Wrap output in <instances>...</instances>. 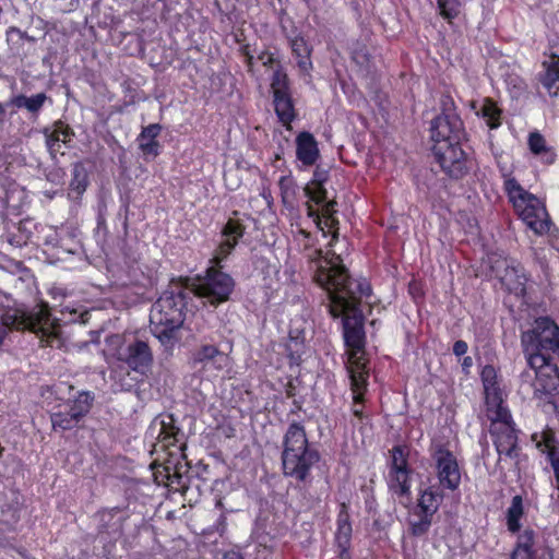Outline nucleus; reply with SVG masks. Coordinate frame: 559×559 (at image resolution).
<instances>
[{
    "label": "nucleus",
    "mask_w": 559,
    "mask_h": 559,
    "mask_svg": "<svg viewBox=\"0 0 559 559\" xmlns=\"http://www.w3.org/2000/svg\"><path fill=\"white\" fill-rule=\"evenodd\" d=\"M296 156L305 166H312L317 163L320 157V151L312 133L301 131L296 136Z\"/></svg>",
    "instance_id": "28"
},
{
    "label": "nucleus",
    "mask_w": 559,
    "mask_h": 559,
    "mask_svg": "<svg viewBox=\"0 0 559 559\" xmlns=\"http://www.w3.org/2000/svg\"><path fill=\"white\" fill-rule=\"evenodd\" d=\"M44 245L45 252L57 260H64L68 255L76 252V242L69 234H59L56 229H50L46 236Z\"/></svg>",
    "instance_id": "24"
},
{
    "label": "nucleus",
    "mask_w": 559,
    "mask_h": 559,
    "mask_svg": "<svg viewBox=\"0 0 559 559\" xmlns=\"http://www.w3.org/2000/svg\"><path fill=\"white\" fill-rule=\"evenodd\" d=\"M7 107H8L7 103L5 104L0 103V121H2L4 116H5V108Z\"/></svg>",
    "instance_id": "61"
},
{
    "label": "nucleus",
    "mask_w": 559,
    "mask_h": 559,
    "mask_svg": "<svg viewBox=\"0 0 559 559\" xmlns=\"http://www.w3.org/2000/svg\"><path fill=\"white\" fill-rule=\"evenodd\" d=\"M227 531V518L225 514H221L216 522L206 531L204 534L217 532L219 536H224Z\"/></svg>",
    "instance_id": "47"
},
{
    "label": "nucleus",
    "mask_w": 559,
    "mask_h": 559,
    "mask_svg": "<svg viewBox=\"0 0 559 559\" xmlns=\"http://www.w3.org/2000/svg\"><path fill=\"white\" fill-rule=\"evenodd\" d=\"M222 264L216 265L212 263L197 286L198 295L206 298L211 305H219L227 301L235 287L233 277L222 271Z\"/></svg>",
    "instance_id": "13"
},
{
    "label": "nucleus",
    "mask_w": 559,
    "mask_h": 559,
    "mask_svg": "<svg viewBox=\"0 0 559 559\" xmlns=\"http://www.w3.org/2000/svg\"><path fill=\"white\" fill-rule=\"evenodd\" d=\"M88 186V174L84 165L75 163L72 168V178L69 185V194H75V199L81 198Z\"/></svg>",
    "instance_id": "39"
},
{
    "label": "nucleus",
    "mask_w": 559,
    "mask_h": 559,
    "mask_svg": "<svg viewBox=\"0 0 559 559\" xmlns=\"http://www.w3.org/2000/svg\"><path fill=\"white\" fill-rule=\"evenodd\" d=\"M429 131L431 152L441 170L454 180L467 176L475 159L462 147L466 131L451 96L442 97L441 112L431 120Z\"/></svg>",
    "instance_id": "2"
},
{
    "label": "nucleus",
    "mask_w": 559,
    "mask_h": 559,
    "mask_svg": "<svg viewBox=\"0 0 559 559\" xmlns=\"http://www.w3.org/2000/svg\"><path fill=\"white\" fill-rule=\"evenodd\" d=\"M453 354L457 357L464 356L468 350V345L465 341H455L452 347Z\"/></svg>",
    "instance_id": "49"
},
{
    "label": "nucleus",
    "mask_w": 559,
    "mask_h": 559,
    "mask_svg": "<svg viewBox=\"0 0 559 559\" xmlns=\"http://www.w3.org/2000/svg\"><path fill=\"white\" fill-rule=\"evenodd\" d=\"M488 418L490 420L489 428H493L495 425L499 426L500 424H506V426L515 424L510 409L503 403V397L499 399V402L496 403H486Z\"/></svg>",
    "instance_id": "35"
},
{
    "label": "nucleus",
    "mask_w": 559,
    "mask_h": 559,
    "mask_svg": "<svg viewBox=\"0 0 559 559\" xmlns=\"http://www.w3.org/2000/svg\"><path fill=\"white\" fill-rule=\"evenodd\" d=\"M480 380L484 386L485 403H496L503 397L498 373L492 365H486L480 371Z\"/></svg>",
    "instance_id": "30"
},
{
    "label": "nucleus",
    "mask_w": 559,
    "mask_h": 559,
    "mask_svg": "<svg viewBox=\"0 0 559 559\" xmlns=\"http://www.w3.org/2000/svg\"><path fill=\"white\" fill-rule=\"evenodd\" d=\"M124 509L120 507L104 508L97 511V532L99 535L120 536L128 515L123 514Z\"/></svg>",
    "instance_id": "21"
},
{
    "label": "nucleus",
    "mask_w": 559,
    "mask_h": 559,
    "mask_svg": "<svg viewBox=\"0 0 559 559\" xmlns=\"http://www.w3.org/2000/svg\"><path fill=\"white\" fill-rule=\"evenodd\" d=\"M461 365L463 371L467 373L469 371V368L473 366V358L471 356H465Z\"/></svg>",
    "instance_id": "56"
},
{
    "label": "nucleus",
    "mask_w": 559,
    "mask_h": 559,
    "mask_svg": "<svg viewBox=\"0 0 559 559\" xmlns=\"http://www.w3.org/2000/svg\"><path fill=\"white\" fill-rule=\"evenodd\" d=\"M527 147L531 154L544 166H551L557 162L558 154L555 146L538 131H531L527 135Z\"/></svg>",
    "instance_id": "25"
},
{
    "label": "nucleus",
    "mask_w": 559,
    "mask_h": 559,
    "mask_svg": "<svg viewBox=\"0 0 559 559\" xmlns=\"http://www.w3.org/2000/svg\"><path fill=\"white\" fill-rule=\"evenodd\" d=\"M292 52L297 59L300 71L308 73L312 69L311 47L302 36H296L290 41Z\"/></svg>",
    "instance_id": "34"
},
{
    "label": "nucleus",
    "mask_w": 559,
    "mask_h": 559,
    "mask_svg": "<svg viewBox=\"0 0 559 559\" xmlns=\"http://www.w3.org/2000/svg\"><path fill=\"white\" fill-rule=\"evenodd\" d=\"M349 378V389L352 391L353 405L365 406L369 386L370 370L368 367L361 369L346 367Z\"/></svg>",
    "instance_id": "26"
},
{
    "label": "nucleus",
    "mask_w": 559,
    "mask_h": 559,
    "mask_svg": "<svg viewBox=\"0 0 559 559\" xmlns=\"http://www.w3.org/2000/svg\"><path fill=\"white\" fill-rule=\"evenodd\" d=\"M514 212L536 235L543 236L549 233L552 222L545 204L533 193L524 188L508 198Z\"/></svg>",
    "instance_id": "6"
},
{
    "label": "nucleus",
    "mask_w": 559,
    "mask_h": 559,
    "mask_svg": "<svg viewBox=\"0 0 559 559\" xmlns=\"http://www.w3.org/2000/svg\"><path fill=\"white\" fill-rule=\"evenodd\" d=\"M313 280L328 294L329 314L333 319L342 318L343 338L347 348L346 367H368L361 301L372 294L370 283L366 278H353L341 255L331 249L325 252L323 261L318 265Z\"/></svg>",
    "instance_id": "1"
},
{
    "label": "nucleus",
    "mask_w": 559,
    "mask_h": 559,
    "mask_svg": "<svg viewBox=\"0 0 559 559\" xmlns=\"http://www.w3.org/2000/svg\"><path fill=\"white\" fill-rule=\"evenodd\" d=\"M168 480H170V485L177 484L179 489L186 488V481L183 480L181 474L179 473L178 468L176 467L175 473L173 476L169 474L167 475Z\"/></svg>",
    "instance_id": "50"
},
{
    "label": "nucleus",
    "mask_w": 559,
    "mask_h": 559,
    "mask_svg": "<svg viewBox=\"0 0 559 559\" xmlns=\"http://www.w3.org/2000/svg\"><path fill=\"white\" fill-rule=\"evenodd\" d=\"M350 58L356 64L367 67L370 62L371 56L365 44L357 43L350 51Z\"/></svg>",
    "instance_id": "44"
},
{
    "label": "nucleus",
    "mask_w": 559,
    "mask_h": 559,
    "mask_svg": "<svg viewBox=\"0 0 559 559\" xmlns=\"http://www.w3.org/2000/svg\"><path fill=\"white\" fill-rule=\"evenodd\" d=\"M258 59L262 62L265 68H274V71L277 69L281 60L271 51L263 50L259 53Z\"/></svg>",
    "instance_id": "46"
},
{
    "label": "nucleus",
    "mask_w": 559,
    "mask_h": 559,
    "mask_svg": "<svg viewBox=\"0 0 559 559\" xmlns=\"http://www.w3.org/2000/svg\"><path fill=\"white\" fill-rule=\"evenodd\" d=\"M502 109L491 97H485L477 116L481 117L490 130L498 129L502 124Z\"/></svg>",
    "instance_id": "33"
},
{
    "label": "nucleus",
    "mask_w": 559,
    "mask_h": 559,
    "mask_svg": "<svg viewBox=\"0 0 559 559\" xmlns=\"http://www.w3.org/2000/svg\"><path fill=\"white\" fill-rule=\"evenodd\" d=\"M302 411V401L300 400H293V407L290 408L288 415H295Z\"/></svg>",
    "instance_id": "54"
},
{
    "label": "nucleus",
    "mask_w": 559,
    "mask_h": 559,
    "mask_svg": "<svg viewBox=\"0 0 559 559\" xmlns=\"http://www.w3.org/2000/svg\"><path fill=\"white\" fill-rule=\"evenodd\" d=\"M488 266L490 274L509 294L515 297H525L530 277L521 262L492 252L488 255Z\"/></svg>",
    "instance_id": "8"
},
{
    "label": "nucleus",
    "mask_w": 559,
    "mask_h": 559,
    "mask_svg": "<svg viewBox=\"0 0 559 559\" xmlns=\"http://www.w3.org/2000/svg\"><path fill=\"white\" fill-rule=\"evenodd\" d=\"M270 91L278 122L287 131H290L293 122L298 118V111L293 97L290 80L283 64H278L277 69L273 71L270 79Z\"/></svg>",
    "instance_id": "7"
},
{
    "label": "nucleus",
    "mask_w": 559,
    "mask_h": 559,
    "mask_svg": "<svg viewBox=\"0 0 559 559\" xmlns=\"http://www.w3.org/2000/svg\"><path fill=\"white\" fill-rule=\"evenodd\" d=\"M245 63L247 66L248 71L251 72L254 64V57L248 56V58H245Z\"/></svg>",
    "instance_id": "59"
},
{
    "label": "nucleus",
    "mask_w": 559,
    "mask_h": 559,
    "mask_svg": "<svg viewBox=\"0 0 559 559\" xmlns=\"http://www.w3.org/2000/svg\"><path fill=\"white\" fill-rule=\"evenodd\" d=\"M527 365L535 374V379L532 382L533 399L543 404L555 405V399L559 394L558 366L540 355L530 357Z\"/></svg>",
    "instance_id": "10"
},
{
    "label": "nucleus",
    "mask_w": 559,
    "mask_h": 559,
    "mask_svg": "<svg viewBox=\"0 0 559 559\" xmlns=\"http://www.w3.org/2000/svg\"><path fill=\"white\" fill-rule=\"evenodd\" d=\"M521 377H522V379H524V378H531V374H530V373H527V372H523V373L521 374Z\"/></svg>",
    "instance_id": "62"
},
{
    "label": "nucleus",
    "mask_w": 559,
    "mask_h": 559,
    "mask_svg": "<svg viewBox=\"0 0 559 559\" xmlns=\"http://www.w3.org/2000/svg\"><path fill=\"white\" fill-rule=\"evenodd\" d=\"M353 527L352 525H336L335 543L347 544L352 540Z\"/></svg>",
    "instance_id": "45"
},
{
    "label": "nucleus",
    "mask_w": 559,
    "mask_h": 559,
    "mask_svg": "<svg viewBox=\"0 0 559 559\" xmlns=\"http://www.w3.org/2000/svg\"><path fill=\"white\" fill-rule=\"evenodd\" d=\"M364 407L365 406L352 405V414L360 421L369 418V416L365 413Z\"/></svg>",
    "instance_id": "52"
},
{
    "label": "nucleus",
    "mask_w": 559,
    "mask_h": 559,
    "mask_svg": "<svg viewBox=\"0 0 559 559\" xmlns=\"http://www.w3.org/2000/svg\"><path fill=\"white\" fill-rule=\"evenodd\" d=\"M499 173L500 177L503 181V191L507 195V198L511 197L515 192L521 191V188H523L518 179L513 176V170L504 165H499Z\"/></svg>",
    "instance_id": "42"
},
{
    "label": "nucleus",
    "mask_w": 559,
    "mask_h": 559,
    "mask_svg": "<svg viewBox=\"0 0 559 559\" xmlns=\"http://www.w3.org/2000/svg\"><path fill=\"white\" fill-rule=\"evenodd\" d=\"M336 205L335 200H328V198L321 204H314L309 199L306 202L308 217L313 219L324 237L331 236L329 247H333L334 242L338 239L340 223L336 217Z\"/></svg>",
    "instance_id": "15"
},
{
    "label": "nucleus",
    "mask_w": 559,
    "mask_h": 559,
    "mask_svg": "<svg viewBox=\"0 0 559 559\" xmlns=\"http://www.w3.org/2000/svg\"><path fill=\"white\" fill-rule=\"evenodd\" d=\"M338 548V557L340 559H350V543H347L345 545L343 544H336Z\"/></svg>",
    "instance_id": "51"
},
{
    "label": "nucleus",
    "mask_w": 559,
    "mask_h": 559,
    "mask_svg": "<svg viewBox=\"0 0 559 559\" xmlns=\"http://www.w3.org/2000/svg\"><path fill=\"white\" fill-rule=\"evenodd\" d=\"M240 52L241 55L245 57V58H248V56H253L250 51V47L249 45H243L241 48H240Z\"/></svg>",
    "instance_id": "60"
},
{
    "label": "nucleus",
    "mask_w": 559,
    "mask_h": 559,
    "mask_svg": "<svg viewBox=\"0 0 559 559\" xmlns=\"http://www.w3.org/2000/svg\"><path fill=\"white\" fill-rule=\"evenodd\" d=\"M498 425L489 428V433L499 460L509 459L518 465L521 453V447L519 445L520 430L515 424L509 426H506V424H502V426Z\"/></svg>",
    "instance_id": "16"
},
{
    "label": "nucleus",
    "mask_w": 559,
    "mask_h": 559,
    "mask_svg": "<svg viewBox=\"0 0 559 559\" xmlns=\"http://www.w3.org/2000/svg\"><path fill=\"white\" fill-rule=\"evenodd\" d=\"M223 559H243L242 555L238 551H226L223 556Z\"/></svg>",
    "instance_id": "57"
},
{
    "label": "nucleus",
    "mask_w": 559,
    "mask_h": 559,
    "mask_svg": "<svg viewBox=\"0 0 559 559\" xmlns=\"http://www.w3.org/2000/svg\"><path fill=\"white\" fill-rule=\"evenodd\" d=\"M246 233V226L239 218L229 217L226 224L222 228L223 240L219 242L214 251L212 263L219 265L231 254L238 245L239 240Z\"/></svg>",
    "instance_id": "17"
},
{
    "label": "nucleus",
    "mask_w": 559,
    "mask_h": 559,
    "mask_svg": "<svg viewBox=\"0 0 559 559\" xmlns=\"http://www.w3.org/2000/svg\"><path fill=\"white\" fill-rule=\"evenodd\" d=\"M49 97L46 93H37L32 96L24 94L13 95L8 102L7 106H12L16 109L24 108L34 118H37Z\"/></svg>",
    "instance_id": "31"
},
{
    "label": "nucleus",
    "mask_w": 559,
    "mask_h": 559,
    "mask_svg": "<svg viewBox=\"0 0 559 559\" xmlns=\"http://www.w3.org/2000/svg\"><path fill=\"white\" fill-rule=\"evenodd\" d=\"M548 59L542 62L543 71L538 73V82L550 97L559 95V52L550 48V52L544 53Z\"/></svg>",
    "instance_id": "22"
},
{
    "label": "nucleus",
    "mask_w": 559,
    "mask_h": 559,
    "mask_svg": "<svg viewBox=\"0 0 559 559\" xmlns=\"http://www.w3.org/2000/svg\"><path fill=\"white\" fill-rule=\"evenodd\" d=\"M64 171L62 170H57V171H53V173H50L48 175V180L55 182L57 178H63L64 177Z\"/></svg>",
    "instance_id": "58"
},
{
    "label": "nucleus",
    "mask_w": 559,
    "mask_h": 559,
    "mask_svg": "<svg viewBox=\"0 0 559 559\" xmlns=\"http://www.w3.org/2000/svg\"><path fill=\"white\" fill-rule=\"evenodd\" d=\"M336 525H352L348 506L345 502L340 504V510L336 518Z\"/></svg>",
    "instance_id": "48"
},
{
    "label": "nucleus",
    "mask_w": 559,
    "mask_h": 559,
    "mask_svg": "<svg viewBox=\"0 0 559 559\" xmlns=\"http://www.w3.org/2000/svg\"><path fill=\"white\" fill-rule=\"evenodd\" d=\"M429 454L440 486L449 491H455L462 483V472L459 460L448 442H431Z\"/></svg>",
    "instance_id": "12"
},
{
    "label": "nucleus",
    "mask_w": 559,
    "mask_h": 559,
    "mask_svg": "<svg viewBox=\"0 0 559 559\" xmlns=\"http://www.w3.org/2000/svg\"><path fill=\"white\" fill-rule=\"evenodd\" d=\"M260 194L266 201L267 205L272 204L273 197H272L271 190L269 188L264 187Z\"/></svg>",
    "instance_id": "55"
},
{
    "label": "nucleus",
    "mask_w": 559,
    "mask_h": 559,
    "mask_svg": "<svg viewBox=\"0 0 559 559\" xmlns=\"http://www.w3.org/2000/svg\"><path fill=\"white\" fill-rule=\"evenodd\" d=\"M321 460L320 452L310 447L305 426L293 420L283 437L282 473L294 479L299 486H310L313 480L312 469Z\"/></svg>",
    "instance_id": "3"
},
{
    "label": "nucleus",
    "mask_w": 559,
    "mask_h": 559,
    "mask_svg": "<svg viewBox=\"0 0 559 559\" xmlns=\"http://www.w3.org/2000/svg\"><path fill=\"white\" fill-rule=\"evenodd\" d=\"M284 346L285 355L288 358L289 365L299 366L302 361V356L306 353L305 338L299 335L293 336L292 333H289Z\"/></svg>",
    "instance_id": "40"
},
{
    "label": "nucleus",
    "mask_w": 559,
    "mask_h": 559,
    "mask_svg": "<svg viewBox=\"0 0 559 559\" xmlns=\"http://www.w3.org/2000/svg\"><path fill=\"white\" fill-rule=\"evenodd\" d=\"M43 133L48 151L52 156H56L58 153L64 154L61 151L62 145L66 148H71L75 135L73 129L61 119L55 121L51 128H45Z\"/></svg>",
    "instance_id": "19"
},
{
    "label": "nucleus",
    "mask_w": 559,
    "mask_h": 559,
    "mask_svg": "<svg viewBox=\"0 0 559 559\" xmlns=\"http://www.w3.org/2000/svg\"><path fill=\"white\" fill-rule=\"evenodd\" d=\"M447 488L439 484H431L418 493L417 504L414 508V515L418 520L409 522V534L414 537L426 535L432 524L433 515L438 512L445 497Z\"/></svg>",
    "instance_id": "11"
},
{
    "label": "nucleus",
    "mask_w": 559,
    "mask_h": 559,
    "mask_svg": "<svg viewBox=\"0 0 559 559\" xmlns=\"http://www.w3.org/2000/svg\"><path fill=\"white\" fill-rule=\"evenodd\" d=\"M191 361L194 367L200 365L203 368L211 367L217 371L224 370L230 364L228 355L211 344H203L194 349L191 354Z\"/></svg>",
    "instance_id": "20"
},
{
    "label": "nucleus",
    "mask_w": 559,
    "mask_h": 559,
    "mask_svg": "<svg viewBox=\"0 0 559 559\" xmlns=\"http://www.w3.org/2000/svg\"><path fill=\"white\" fill-rule=\"evenodd\" d=\"M94 403V394L88 391H81L78 395L68 402V411L75 415L76 419L82 421L91 412Z\"/></svg>",
    "instance_id": "36"
},
{
    "label": "nucleus",
    "mask_w": 559,
    "mask_h": 559,
    "mask_svg": "<svg viewBox=\"0 0 559 559\" xmlns=\"http://www.w3.org/2000/svg\"><path fill=\"white\" fill-rule=\"evenodd\" d=\"M163 126L160 123H150L143 127L136 138L139 150L145 160L155 159L160 155L163 145L158 141Z\"/></svg>",
    "instance_id": "23"
},
{
    "label": "nucleus",
    "mask_w": 559,
    "mask_h": 559,
    "mask_svg": "<svg viewBox=\"0 0 559 559\" xmlns=\"http://www.w3.org/2000/svg\"><path fill=\"white\" fill-rule=\"evenodd\" d=\"M524 514V499L521 495H515L506 512V524L510 533L515 534L521 531V520Z\"/></svg>",
    "instance_id": "32"
},
{
    "label": "nucleus",
    "mask_w": 559,
    "mask_h": 559,
    "mask_svg": "<svg viewBox=\"0 0 559 559\" xmlns=\"http://www.w3.org/2000/svg\"><path fill=\"white\" fill-rule=\"evenodd\" d=\"M296 391H297V389L294 385V383L292 381H288V383L285 386V395H286V397L287 399H295Z\"/></svg>",
    "instance_id": "53"
},
{
    "label": "nucleus",
    "mask_w": 559,
    "mask_h": 559,
    "mask_svg": "<svg viewBox=\"0 0 559 559\" xmlns=\"http://www.w3.org/2000/svg\"><path fill=\"white\" fill-rule=\"evenodd\" d=\"M280 158H281L280 154H276L275 159H280Z\"/></svg>",
    "instance_id": "63"
},
{
    "label": "nucleus",
    "mask_w": 559,
    "mask_h": 559,
    "mask_svg": "<svg viewBox=\"0 0 559 559\" xmlns=\"http://www.w3.org/2000/svg\"><path fill=\"white\" fill-rule=\"evenodd\" d=\"M278 188L283 205L287 209H293L299 190L294 177L292 175L281 176Z\"/></svg>",
    "instance_id": "38"
},
{
    "label": "nucleus",
    "mask_w": 559,
    "mask_h": 559,
    "mask_svg": "<svg viewBox=\"0 0 559 559\" xmlns=\"http://www.w3.org/2000/svg\"><path fill=\"white\" fill-rule=\"evenodd\" d=\"M329 180V170L318 165L313 171L311 180L305 186V195L314 204H321L325 201L328 191L324 187Z\"/></svg>",
    "instance_id": "29"
},
{
    "label": "nucleus",
    "mask_w": 559,
    "mask_h": 559,
    "mask_svg": "<svg viewBox=\"0 0 559 559\" xmlns=\"http://www.w3.org/2000/svg\"><path fill=\"white\" fill-rule=\"evenodd\" d=\"M189 293L177 287L167 289L153 305L150 321L154 335L169 349L176 343V331L183 324Z\"/></svg>",
    "instance_id": "4"
},
{
    "label": "nucleus",
    "mask_w": 559,
    "mask_h": 559,
    "mask_svg": "<svg viewBox=\"0 0 559 559\" xmlns=\"http://www.w3.org/2000/svg\"><path fill=\"white\" fill-rule=\"evenodd\" d=\"M536 537V532L531 527H526L521 533L519 532L510 559H554L551 548H546L540 554L538 552Z\"/></svg>",
    "instance_id": "18"
},
{
    "label": "nucleus",
    "mask_w": 559,
    "mask_h": 559,
    "mask_svg": "<svg viewBox=\"0 0 559 559\" xmlns=\"http://www.w3.org/2000/svg\"><path fill=\"white\" fill-rule=\"evenodd\" d=\"M117 358L141 377L147 376L154 362L153 352L148 343L139 337H134L120 346Z\"/></svg>",
    "instance_id": "14"
},
{
    "label": "nucleus",
    "mask_w": 559,
    "mask_h": 559,
    "mask_svg": "<svg viewBox=\"0 0 559 559\" xmlns=\"http://www.w3.org/2000/svg\"><path fill=\"white\" fill-rule=\"evenodd\" d=\"M50 420H51V425H52V428L53 430H61V431H66V430H71L75 427H79L80 425V420L76 419L75 415H73L72 413H70L68 409L62 412H56V413H52L50 415Z\"/></svg>",
    "instance_id": "41"
},
{
    "label": "nucleus",
    "mask_w": 559,
    "mask_h": 559,
    "mask_svg": "<svg viewBox=\"0 0 559 559\" xmlns=\"http://www.w3.org/2000/svg\"><path fill=\"white\" fill-rule=\"evenodd\" d=\"M526 359L540 355L552 361L551 355L559 357V325L549 317H538L531 330L521 335Z\"/></svg>",
    "instance_id": "5"
},
{
    "label": "nucleus",
    "mask_w": 559,
    "mask_h": 559,
    "mask_svg": "<svg viewBox=\"0 0 559 559\" xmlns=\"http://www.w3.org/2000/svg\"><path fill=\"white\" fill-rule=\"evenodd\" d=\"M168 421L162 420L157 441L162 448L168 450L170 454H174L171 448H175L178 451H182L185 449V435L180 428L175 425V420L171 415L168 416Z\"/></svg>",
    "instance_id": "27"
},
{
    "label": "nucleus",
    "mask_w": 559,
    "mask_h": 559,
    "mask_svg": "<svg viewBox=\"0 0 559 559\" xmlns=\"http://www.w3.org/2000/svg\"><path fill=\"white\" fill-rule=\"evenodd\" d=\"M436 8L438 15L452 26L462 14L464 3L462 0H436Z\"/></svg>",
    "instance_id": "37"
},
{
    "label": "nucleus",
    "mask_w": 559,
    "mask_h": 559,
    "mask_svg": "<svg viewBox=\"0 0 559 559\" xmlns=\"http://www.w3.org/2000/svg\"><path fill=\"white\" fill-rule=\"evenodd\" d=\"M32 231L27 229L26 223L21 222L15 227V231L8 234V241L13 247L21 248L32 241Z\"/></svg>",
    "instance_id": "43"
},
{
    "label": "nucleus",
    "mask_w": 559,
    "mask_h": 559,
    "mask_svg": "<svg viewBox=\"0 0 559 559\" xmlns=\"http://www.w3.org/2000/svg\"><path fill=\"white\" fill-rule=\"evenodd\" d=\"M132 386H133V384H128L127 390L131 389Z\"/></svg>",
    "instance_id": "64"
},
{
    "label": "nucleus",
    "mask_w": 559,
    "mask_h": 559,
    "mask_svg": "<svg viewBox=\"0 0 559 559\" xmlns=\"http://www.w3.org/2000/svg\"><path fill=\"white\" fill-rule=\"evenodd\" d=\"M388 474L385 476L389 492L392 496L408 498L412 492L414 468L408 462L409 451L405 445L396 444L389 451Z\"/></svg>",
    "instance_id": "9"
}]
</instances>
